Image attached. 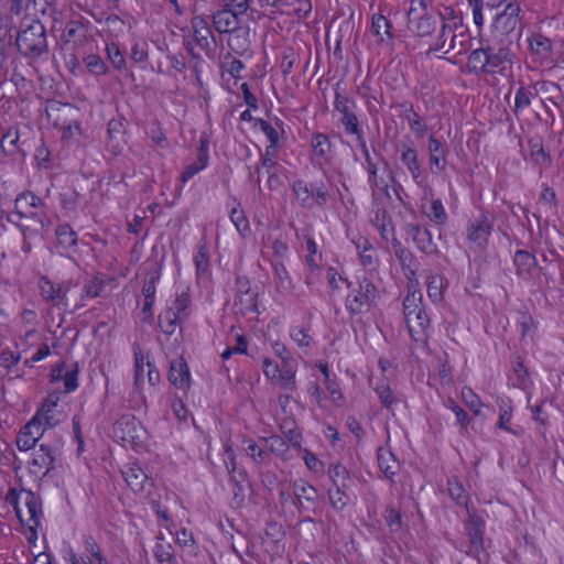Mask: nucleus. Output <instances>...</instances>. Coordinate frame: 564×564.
<instances>
[{"label": "nucleus", "mask_w": 564, "mask_h": 564, "mask_svg": "<svg viewBox=\"0 0 564 564\" xmlns=\"http://www.w3.org/2000/svg\"><path fill=\"white\" fill-rule=\"evenodd\" d=\"M406 26L409 32L420 37L431 36L438 30L429 52L447 54L455 47V36H451L449 43H446V36L451 34V26L445 22L441 12L427 7L425 0L410 1Z\"/></svg>", "instance_id": "obj_1"}, {"label": "nucleus", "mask_w": 564, "mask_h": 564, "mask_svg": "<svg viewBox=\"0 0 564 564\" xmlns=\"http://www.w3.org/2000/svg\"><path fill=\"white\" fill-rule=\"evenodd\" d=\"M15 44L18 52L29 59H37L48 53L46 30L39 20L22 24L18 32Z\"/></svg>", "instance_id": "obj_2"}, {"label": "nucleus", "mask_w": 564, "mask_h": 564, "mask_svg": "<svg viewBox=\"0 0 564 564\" xmlns=\"http://www.w3.org/2000/svg\"><path fill=\"white\" fill-rule=\"evenodd\" d=\"M521 7L517 1L509 2L505 9L498 13L491 25V39L499 42L512 43L511 35L519 30L521 34Z\"/></svg>", "instance_id": "obj_3"}, {"label": "nucleus", "mask_w": 564, "mask_h": 564, "mask_svg": "<svg viewBox=\"0 0 564 564\" xmlns=\"http://www.w3.org/2000/svg\"><path fill=\"white\" fill-rule=\"evenodd\" d=\"M422 305V294L409 291L403 301V312L409 332L415 340H420L430 325V318Z\"/></svg>", "instance_id": "obj_4"}, {"label": "nucleus", "mask_w": 564, "mask_h": 564, "mask_svg": "<svg viewBox=\"0 0 564 564\" xmlns=\"http://www.w3.org/2000/svg\"><path fill=\"white\" fill-rule=\"evenodd\" d=\"M6 501L11 505L21 523L34 521L42 514V503L31 490L10 488L6 495Z\"/></svg>", "instance_id": "obj_5"}, {"label": "nucleus", "mask_w": 564, "mask_h": 564, "mask_svg": "<svg viewBox=\"0 0 564 564\" xmlns=\"http://www.w3.org/2000/svg\"><path fill=\"white\" fill-rule=\"evenodd\" d=\"M334 108L341 115L339 121L346 134L356 135L357 140H361L364 132L355 113L357 104L347 95L346 90L340 87L339 83L335 86Z\"/></svg>", "instance_id": "obj_6"}, {"label": "nucleus", "mask_w": 564, "mask_h": 564, "mask_svg": "<svg viewBox=\"0 0 564 564\" xmlns=\"http://www.w3.org/2000/svg\"><path fill=\"white\" fill-rule=\"evenodd\" d=\"M191 297L187 292L177 295L173 306L167 307L159 316V326L166 335H172L177 325H181L189 316Z\"/></svg>", "instance_id": "obj_7"}, {"label": "nucleus", "mask_w": 564, "mask_h": 564, "mask_svg": "<svg viewBox=\"0 0 564 564\" xmlns=\"http://www.w3.org/2000/svg\"><path fill=\"white\" fill-rule=\"evenodd\" d=\"M377 286L367 278L358 282V290L347 296L346 307L352 314L368 312L378 299Z\"/></svg>", "instance_id": "obj_8"}, {"label": "nucleus", "mask_w": 564, "mask_h": 564, "mask_svg": "<svg viewBox=\"0 0 564 564\" xmlns=\"http://www.w3.org/2000/svg\"><path fill=\"white\" fill-rule=\"evenodd\" d=\"M294 506L300 512L316 513L319 507V494L317 489L305 481L299 479L290 485Z\"/></svg>", "instance_id": "obj_9"}, {"label": "nucleus", "mask_w": 564, "mask_h": 564, "mask_svg": "<svg viewBox=\"0 0 564 564\" xmlns=\"http://www.w3.org/2000/svg\"><path fill=\"white\" fill-rule=\"evenodd\" d=\"M492 229L494 224L486 214H480L478 217L469 220L466 228V238L469 248L484 251L487 248Z\"/></svg>", "instance_id": "obj_10"}, {"label": "nucleus", "mask_w": 564, "mask_h": 564, "mask_svg": "<svg viewBox=\"0 0 564 564\" xmlns=\"http://www.w3.org/2000/svg\"><path fill=\"white\" fill-rule=\"evenodd\" d=\"M113 434L126 444L137 445L143 442L145 430L133 415H122L113 424Z\"/></svg>", "instance_id": "obj_11"}, {"label": "nucleus", "mask_w": 564, "mask_h": 564, "mask_svg": "<svg viewBox=\"0 0 564 564\" xmlns=\"http://www.w3.org/2000/svg\"><path fill=\"white\" fill-rule=\"evenodd\" d=\"M43 205L42 199L30 192L19 194L14 202L15 212L21 218L34 219L42 231H46L50 225L47 217L32 212L33 208H39Z\"/></svg>", "instance_id": "obj_12"}, {"label": "nucleus", "mask_w": 564, "mask_h": 564, "mask_svg": "<svg viewBox=\"0 0 564 564\" xmlns=\"http://www.w3.org/2000/svg\"><path fill=\"white\" fill-rule=\"evenodd\" d=\"M258 292L251 290L250 281L246 276L236 278V295L234 307L236 313L246 315L258 313Z\"/></svg>", "instance_id": "obj_13"}, {"label": "nucleus", "mask_w": 564, "mask_h": 564, "mask_svg": "<svg viewBox=\"0 0 564 564\" xmlns=\"http://www.w3.org/2000/svg\"><path fill=\"white\" fill-rule=\"evenodd\" d=\"M509 42L490 39L487 42L488 73L502 72L506 63H511L513 54Z\"/></svg>", "instance_id": "obj_14"}, {"label": "nucleus", "mask_w": 564, "mask_h": 564, "mask_svg": "<svg viewBox=\"0 0 564 564\" xmlns=\"http://www.w3.org/2000/svg\"><path fill=\"white\" fill-rule=\"evenodd\" d=\"M44 425L40 413H36L18 433L15 441L18 448L24 452L33 448L44 434Z\"/></svg>", "instance_id": "obj_15"}, {"label": "nucleus", "mask_w": 564, "mask_h": 564, "mask_svg": "<svg viewBox=\"0 0 564 564\" xmlns=\"http://www.w3.org/2000/svg\"><path fill=\"white\" fill-rule=\"evenodd\" d=\"M247 13L230 9H220L213 14V24L219 33L240 32Z\"/></svg>", "instance_id": "obj_16"}, {"label": "nucleus", "mask_w": 564, "mask_h": 564, "mask_svg": "<svg viewBox=\"0 0 564 564\" xmlns=\"http://www.w3.org/2000/svg\"><path fill=\"white\" fill-rule=\"evenodd\" d=\"M406 238L411 239L416 248L426 256H436L438 249L433 242L430 230L419 224H408L405 226Z\"/></svg>", "instance_id": "obj_17"}, {"label": "nucleus", "mask_w": 564, "mask_h": 564, "mask_svg": "<svg viewBox=\"0 0 564 564\" xmlns=\"http://www.w3.org/2000/svg\"><path fill=\"white\" fill-rule=\"evenodd\" d=\"M55 451L46 444H41L30 462V471L35 476H45L55 468Z\"/></svg>", "instance_id": "obj_18"}, {"label": "nucleus", "mask_w": 564, "mask_h": 564, "mask_svg": "<svg viewBox=\"0 0 564 564\" xmlns=\"http://www.w3.org/2000/svg\"><path fill=\"white\" fill-rule=\"evenodd\" d=\"M391 243L394 251V256L399 260L405 276L410 281L413 280L417 272L415 257L413 256L411 250L402 246V243L395 237L391 239Z\"/></svg>", "instance_id": "obj_19"}, {"label": "nucleus", "mask_w": 564, "mask_h": 564, "mask_svg": "<svg viewBox=\"0 0 564 564\" xmlns=\"http://www.w3.org/2000/svg\"><path fill=\"white\" fill-rule=\"evenodd\" d=\"M59 399L58 392L50 393L43 401L41 410L36 412L40 413V417L44 421L45 426L47 427H54L64 419L63 414L56 411Z\"/></svg>", "instance_id": "obj_20"}, {"label": "nucleus", "mask_w": 564, "mask_h": 564, "mask_svg": "<svg viewBox=\"0 0 564 564\" xmlns=\"http://www.w3.org/2000/svg\"><path fill=\"white\" fill-rule=\"evenodd\" d=\"M11 25L8 17L0 19V83L7 78L8 54L7 50L11 44Z\"/></svg>", "instance_id": "obj_21"}, {"label": "nucleus", "mask_w": 564, "mask_h": 564, "mask_svg": "<svg viewBox=\"0 0 564 564\" xmlns=\"http://www.w3.org/2000/svg\"><path fill=\"white\" fill-rule=\"evenodd\" d=\"M273 281L276 292L282 295H290L294 290V283L283 261L272 260Z\"/></svg>", "instance_id": "obj_22"}, {"label": "nucleus", "mask_w": 564, "mask_h": 564, "mask_svg": "<svg viewBox=\"0 0 564 564\" xmlns=\"http://www.w3.org/2000/svg\"><path fill=\"white\" fill-rule=\"evenodd\" d=\"M39 289L41 292L42 297L47 301L52 302L55 305H66V292L67 290L64 289L62 285H55L50 279L46 276H43L39 281Z\"/></svg>", "instance_id": "obj_23"}, {"label": "nucleus", "mask_w": 564, "mask_h": 564, "mask_svg": "<svg viewBox=\"0 0 564 564\" xmlns=\"http://www.w3.org/2000/svg\"><path fill=\"white\" fill-rule=\"evenodd\" d=\"M193 28L194 39L197 45L205 51L207 55H210L215 50V37L206 21L203 19L195 20Z\"/></svg>", "instance_id": "obj_24"}, {"label": "nucleus", "mask_w": 564, "mask_h": 564, "mask_svg": "<svg viewBox=\"0 0 564 564\" xmlns=\"http://www.w3.org/2000/svg\"><path fill=\"white\" fill-rule=\"evenodd\" d=\"M484 520L476 513H468V520L465 522V532L469 538L470 545L478 551L484 543Z\"/></svg>", "instance_id": "obj_25"}, {"label": "nucleus", "mask_w": 564, "mask_h": 564, "mask_svg": "<svg viewBox=\"0 0 564 564\" xmlns=\"http://www.w3.org/2000/svg\"><path fill=\"white\" fill-rule=\"evenodd\" d=\"M122 476L127 485L134 492L144 491L147 485L150 487L153 485L152 480L147 476L144 470L137 465L129 466L126 470L122 471Z\"/></svg>", "instance_id": "obj_26"}, {"label": "nucleus", "mask_w": 564, "mask_h": 564, "mask_svg": "<svg viewBox=\"0 0 564 564\" xmlns=\"http://www.w3.org/2000/svg\"><path fill=\"white\" fill-rule=\"evenodd\" d=\"M169 380L177 389L185 390L189 388V369L186 361L183 358H177L176 360L171 362V367L169 370Z\"/></svg>", "instance_id": "obj_27"}, {"label": "nucleus", "mask_w": 564, "mask_h": 564, "mask_svg": "<svg viewBox=\"0 0 564 564\" xmlns=\"http://www.w3.org/2000/svg\"><path fill=\"white\" fill-rule=\"evenodd\" d=\"M358 142L366 160L367 171L369 173V183L373 188V195L376 194V189H383L387 197L389 198L390 196L388 193V185L383 182V180L378 178V166L372 161L365 138H361V140H358Z\"/></svg>", "instance_id": "obj_28"}, {"label": "nucleus", "mask_w": 564, "mask_h": 564, "mask_svg": "<svg viewBox=\"0 0 564 564\" xmlns=\"http://www.w3.org/2000/svg\"><path fill=\"white\" fill-rule=\"evenodd\" d=\"M430 169L432 173L443 171L446 166L445 147L433 135L429 139Z\"/></svg>", "instance_id": "obj_29"}, {"label": "nucleus", "mask_w": 564, "mask_h": 564, "mask_svg": "<svg viewBox=\"0 0 564 564\" xmlns=\"http://www.w3.org/2000/svg\"><path fill=\"white\" fill-rule=\"evenodd\" d=\"M372 225L378 229L380 232L382 239L389 240L394 236V226L392 224L391 216L388 214V212L382 208L378 207L373 210V217L371 219Z\"/></svg>", "instance_id": "obj_30"}, {"label": "nucleus", "mask_w": 564, "mask_h": 564, "mask_svg": "<svg viewBox=\"0 0 564 564\" xmlns=\"http://www.w3.org/2000/svg\"><path fill=\"white\" fill-rule=\"evenodd\" d=\"M513 264L517 275L524 279L529 276L536 267V258L527 250H518L513 256Z\"/></svg>", "instance_id": "obj_31"}, {"label": "nucleus", "mask_w": 564, "mask_h": 564, "mask_svg": "<svg viewBox=\"0 0 564 564\" xmlns=\"http://www.w3.org/2000/svg\"><path fill=\"white\" fill-rule=\"evenodd\" d=\"M311 145L319 163H328L330 161L332 143L327 134L321 132L313 134Z\"/></svg>", "instance_id": "obj_32"}, {"label": "nucleus", "mask_w": 564, "mask_h": 564, "mask_svg": "<svg viewBox=\"0 0 564 564\" xmlns=\"http://www.w3.org/2000/svg\"><path fill=\"white\" fill-rule=\"evenodd\" d=\"M401 161L410 171L413 180L419 184L421 177V166L417 160V151L412 143L402 144Z\"/></svg>", "instance_id": "obj_33"}, {"label": "nucleus", "mask_w": 564, "mask_h": 564, "mask_svg": "<svg viewBox=\"0 0 564 564\" xmlns=\"http://www.w3.org/2000/svg\"><path fill=\"white\" fill-rule=\"evenodd\" d=\"M378 465L387 478L392 479L400 470V463L392 452L380 447L377 453Z\"/></svg>", "instance_id": "obj_34"}, {"label": "nucleus", "mask_w": 564, "mask_h": 564, "mask_svg": "<svg viewBox=\"0 0 564 564\" xmlns=\"http://www.w3.org/2000/svg\"><path fill=\"white\" fill-rule=\"evenodd\" d=\"M404 108L402 117L408 120L410 129L416 138H423L427 131L425 121L415 112L411 104H402Z\"/></svg>", "instance_id": "obj_35"}, {"label": "nucleus", "mask_w": 564, "mask_h": 564, "mask_svg": "<svg viewBox=\"0 0 564 564\" xmlns=\"http://www.w3.org/2000/svg\"><path fill=\"white\" fill-rule=\"evenodd\" d=\"M153 554L159 564H177L172 544L164 542L162 536L158 538Z\"/></svg>", "instance_id": "obj_36"}, {"label": "nucleus", "mask_w": 564, "mask_h": 564, "mask_svg": "<svg viewBox=\"0 0 564 564\" xmlns=\"http://www.w3.org/2000/svg\"><path fill=\"white\" fill-rule=\"evenodd\" d=\"M55 235L57 242L62 248L66 250L76 248L78 243V237L75 230L68 224L57 226L55 229Z\"/></svg>", "instance_id": "obj_37"}, {"label": "nucleus", "mask_w": 564, "mask_h": 564, "mask_svg": "<svg viewBox=\"0 0 564 564\" xmlns=\"http://www.w3.org/2000/svg\"><path fill=\"white\" fill-rule=\"evenodd\" d=\"M530 155L535 164L549 167L552 163L551 155L545 151L543 142L540 138L529 140Z\"/></svg>", "instance_id": "obj_38"}, {"label": "nucleus", "mask_w": 564, "mask_h": 564, "mask_svg": "<svg viewBox=\"0 0 564 564\" xmlns=\"http://www.w3.org/2000/svg\"><path fill=\"white\" fill-rule=\"evenodd\" d=\"M225 463L226 468L230 475V479L239 486L241 482L246 480L247 474L242 468H238L235 453L231 447H226L225 449Z\"/></svg>", "instance_id": "obj_39"}, {"label": "nucleus", "mask_w": 564, "mask_h": 564, "mask_svg": "<svg viewBox=\"0 0 564 564\" xmlns=\"http://www.w3.org/2000/svg\"><path fill=\"white\" fill-rule=\"evenodd\" d=\"M468 65L474 72L488 73L487 44L470 53L468 56Z\"/></svg>", "instance_id": "obj_40"}, {"label": "nucleus", "mask_w": 564, "mask_h": 564, "mask_svg": "<svg viewBox=\"0 0 564 564\" xmlns=\"http://www.w3.org/2000/svg\"><path fill=\"white\" fill-rule=\"evenodd\" d=\"M275 379L280 387L285 391L292 392L296 389L295 370L292 365H283Z\"/></svg>", "instance_id": "obj_41"}, {"label": "nucleus", "mask_w": 564, "mask_h": 564, "mask_svg": "<svg viewBox=\"0 0 564 564\" xmlns=\"http://www.w3.org/2000/svg\"><path fill=\"white\" fill-rule=\"evenodd\" d=\"M231 37L228 40L229 47L238 53H243L249 46V31L248 28H241L240 32H231Z\"/></svg>", "instance_id": "obj_42"}, {"label": "nucleus", "mask_w": 564, "mask_h": 564, "mask_svg": "<svg viewBox=\"0 0 564 564\" xmlns=\"http://www.w3.org/2000/svg\"><path fill=\"white\" fill-rule=\"evenodd\" d=\"M84 547L86 555L95 558L97 564H109L107 557L104 555L100 545L91 535H84Z\"/></svg>", "instance_id": "obj_43"}, {"label": "nucleus", "mask_w": 564, "mask_h": 564, "mask_svg": "<svg viewBox=\"0 0 564 564\" xmlns=\"http://www.w3.org/2000/svg\"><path fill=\"white\" fill-rule=\"evenodd\" d=\"M84 65L87 70L95 76L106 75L108 72V67L104 59L97 54H89L83 59Z\"/></svg>", "instance_id": "obj_44"}, {"label": "nucleus", "mask_w": 564, "mask_h": 564, "mask_svg": "<svg viewBox=\"0 0 564 564\" xmlns=\"http://www.w3.org/2000/svg\"><path fill=\"white\" fill-rule=\"evenodd\" d=\"M106 286L105 280L99 275L93 276L88 280L83 288V299H95L101 296L102 291Z\"/></svg>", "instance_id": "obj_45"}, {"label": "nucleus", "mask_w": 564, "mask_h": 564, "mask_svg": "<svg viewBox=\"0 0 564 564\" xmlns=\"http://www.w3.org/2000/svg\"><path fill=\"white\" fill-rule=\"evenodd\" d=\"M283 434L286 436L289 442L292 444L295 448H301V433L297 430L295 422L290 419H285L282 421L280 425Z\"/></svg>", "instance_id": "obj_46"}, {"label": "nucleus", "mask_w": 564, "mask_h": 564, "mask_svg": "<svg viewBox=\"0 0 564 564\" xmlns=\"http://www.w3.org/2000/svg\"><path fill=\"white\" fill-rule=\"evenodd\" d=\"M257 123L260 127L261 131L269 139L270 145L278 147L280 135H281V133H283V129L280 127V121L276 120L279 128L273 127L271 123H269L264 119H258Z\"/></svg>", "instance_id": "obj_47"}, {"label": "nucleus", "mask_w": 564, "mask_h": 564, "mask_svg": "<svg viewBox=\"0 0 564 564\" xmlns=\"http://www.w3.org/2000/svg\"><path fill=\"white\" fill-rule=\"evenodd\" d=\"M530 47L534 54L545 55L552 51V42L547 36L536 33L530 39Z\"/></svg>", "instance_id": "obj_48"}, {"label": "nucleus", "mask_w": 564, "mask_h": 564, "mask_svg": "<svg viewBox=\"0 0 564 564\" xmlns=\"http://www.w3.org/2000/svg\"><path fill=\"white\" fill-rule=\"evenodd\" d=\"M144 356L138 345H134V387L140 389L144 381Z\"/></svg>", "instance_id": "obj_49"}, {"label": "nucleus", "mask_w": 564, "mask_h": 564, "mask_svg": "<svg viewBox=\"0 0 564 564\" xmlns=\"http://www.w3.org/2000/svg\"><path fill=\"white\" fill-rule=\"evenodd\" d=\"M292 191L295 195V198L300 202L301 206H311V186L308 187L304 181H295L292 185Z\"/></svg>", "instance_id": "obj_50"}, {"label": "nucleus", "mask_w": 564, "mask_h": 564, "mask_svg": "<svg viewBox=\"0 0 564 564\" xmlns=\"http://www.w3.org/2000/svg\"><path fill=\"white\" fill-rule=\"evenodd\" d=\"M328 475L335 487L346 488V480L349 478L348 470L341 464L332 465L328 469Z\"/></svg>", "instance_id": "obj_51"}, {"label": "nucleus", "mask_w": 564, "mask_h": 564, "mask_svg": "<svg viewBox=\"0 0 564 564\" xmlns=\"http://www.w3.org/2000/svg\"><path fill=\"white\" fill-rule=\"evenodd\" d=\"M512 370L517 379L516 386L519 388H525L530 382L529 373L524 367L523 360L520 356H517L512 361Z\"/></svg>", "instance_id": "obj_52"}, {"label": "nucleus", "mask_w": 564, "mask_h": 564, "mask_svg": "<svg viewBox=\"0 0 564 564\" xmlns=\"http://www.w3.org/2000/svg\"><path fill=\"white\" fill-rule=\"evenodd\" d=\"M207 166V156L205 153L197 156V161L188 164L184 171L181 174V182L185 184L187 181H189L195 174H197L199 171L205 169Z\"/></svg>", "instance_id": "obj_53"}, {"label": "nucleus", "mask_w": 564, "mask_h": 564, "mask_svg": "<svg viewBox=\"0 0 564 564\" xmlns=\"http://www.w3.org/2000/svg\"><path fill=\"white\" fill-rule=\"evenodd\" d=\"M462 399L464 403L474 412L475 415L480 414L482 402L480 398L469 387H463Z\"/></svg>", "instance_id": "obj_54"}, {"label": "nucleus", "mask_w": 564, "mask_h": 564, "mask_svg": "<svg viewBox=\"0 0 564 564\" xmlns=\"http://www.w3.org/2000/svg\"><path fill=\"white\" fill-rule=\"evenodd\" d=\"M106 52L108 59L116 69L122 70L126 67V58L116 43L107 44Z\"/></svg>", "instance_id": "obj_55"}, {"label": "nucleus", "mask_w": 564, "mask_h": 564, "mask_svg": "<svg viewBox=\"0 0 564 564\" xmlns=\"http://www.w3.org/2000/svg\"><path fill=\"white\" fill-rule=\"evenodd\" d=\"M427 217L438 225H444L447 221V214L441 199L437 198L431 202L430 210L427 212Z\"/></svg>", "instance_id": "obj_56"}, {"label": "nucleus", "mask_w": 564, "mask_h": 564, "mask_svg": "<svg viewBox=\"0 0 564 564\" xmlns=\"http://www.w3.org/2000/svg\"><path fill=\"white\" fill-rule=\"evenodd\" d=\"M230 220L241 236L245 237L249 232V221L242 209L232 208L230 212Z\"/></svg>", "instance_id": "obj_57"}, {"label": "nucleus", "mask_w": 564, "mask_h": 564, "mask_svg": "<svg viewBox=\"0 0 564 564\" xmlns=\"http://www.w3.org/2000/svg\"><path fill=\"white\" fill-rule=\"evenodd\" d=\"M362 250L359 251L360 261L364 267L373 269L377 264L376 251L368 239H361Z\"/></svg>", "instance_id": "obj_58"}, {"label": "nucleus", "mask_w": 564, "mask_h": 564, "mask_svg": "<svg viewBox=\"0 0 564 564\" xmlns=\"http://www.w3.org/2000/svg\"><path fill=\"white\" fill-rule=\"evenodd\" d=\"M443 281L440 275H430L427 279V295L433 302H440L443 299Z\"/></svg>", "instance_id": "obj_59"}, {"label": "nucleus", "mask_w": 564, "mask_h": 564, "mask_svg": "<svg viewBox=\"0 0 564 564\" xmlns=\"http://www.w3.org/2000/svg\"><path fill=\"white\" fill-rule=\"evenodd\" d=\"M65 393L73 392L78 387V364H72L65 371L64 378Z\"/></svg>", "instance_id": "obj_60"}, {"label": "nucleus", "mask_w": 564, "mask_h": 564, "mask_svg": "<svg viewBox=\"0 0 564 564\" xmlns=\"http://www.w3.org/2000/svg\"><path fill=\"white\" fill-rule=\"evenodd\" d=\"M160 276L161 273L159 269H155L149 273V276L142 286V294L144 299L155 300L156 283L159 282Z\"/></svg>", "instance_id": "obj_61"}, {"label": "nucleus", "mask_w": 564, "mask_h": 564, "mask_svg": "<svg viewBox=\"0 0 564 564\" xmlns=\"http://www.w3.org/2000/svg\"><path fill=\"white\" fill-rule=\"evenodd\" d=\"M329 197V193L323 182H314L311 184V199H314L318 206H325Z\"/></svg>", "instance_id": "obj_62"}, {"label": "nucleus", "mask_w": 564, "mask_h": 564, "mask_svg": "<svg viewBox=\"0 0 564 564\" xmlns=\"http://www.w3.org/2000/svg\"><path fill=\"white\" fill-rule=\"evenodd\" d=\"M223 67L234 77L241 78V72L245 69V65L240 59L234 57L228 53L224 57Z\"/></svg>", "instance_id": "obj_63"}, {"label": "nucleus", "mask_w": 564, "mask_h": 564, "mask_svg": "<svg viewBox=\"0 0 564 564\" xmlns=\"http://www.w3.org/2000/svg\"><path fill=\"white\" fill-rule=\"evenodd\" d=\"M449 496L458 503H466L467 498L462 482L457 478H451L447 482Z\"/></svg>", "instance_id": "obj_64"}]
</instances>
